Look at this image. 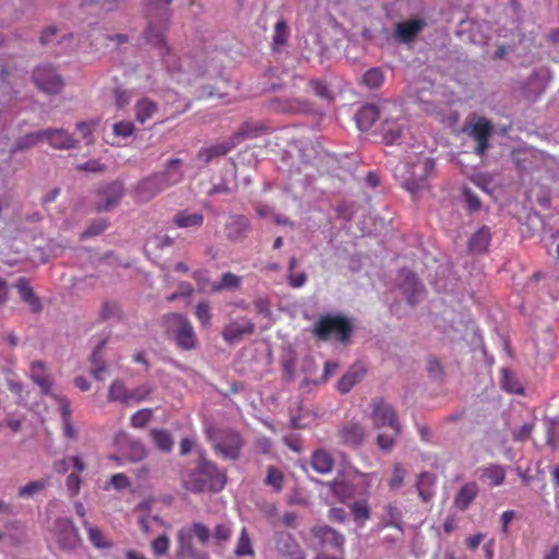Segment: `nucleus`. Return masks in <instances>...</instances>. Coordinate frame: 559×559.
I'll return each mask as SVG.
<instances>
[{"label": "nucleus", "instance_id": "79ce46f5", "mask_svg": "<svg viewBox=\"0 0 559 559\" xmlns=\"http://www.w3.org/2000/svg\"><path fill=\"white\" fill-rule=\"evenodd\" d=\"M264 484L271 486L275 492H280L284 487V474L275 466H269Z\"/></svg>", "mask_w": 559, "mask_h": 559}, {"label": "nucleus", "instance_id": "72a5a7b5", "mask_svg": "<svg viewBox=\"0 0 559 559\" xmlns=\"http://www.w3.org/2000/svg\"><path fill=\"white\" fill-rule=\"evenodd\" d=\"M490 229L487 226H483L472 235L468 241V248L472 252H485L490 243Z\"/></svg>", "mask_w": 559, "mask_h": 559}, {"label": "nucleus", "instance_id": "cd10ccee", "mask_svg": "<svg viewBox=\"0 0 559 559\" xmlns=\"http://www.w3.org/2000/svg\"><path fill=\"white\" fill-rule=\"evenodd\" d=\"M478 493L479 487L475 481L464 484L454 497V507L460 511L467 510Z\"/></svg>", "mask_w": 559, "mask_h": 559}, {"label": "nucleus", "instance_id": "bf43d9fd", "mask_svg": "<svg viewBox=\"0 0 559 559\" xmlns=\"http://www.w3.org/2000/svg\"><path fill=\"white\" fill-rule=\"evenodd\" d=\"M231 536V528L227 524H217L214 528L213 537L216 544L221 545L227 542Z\"/></svg>", "mask_w": 559, "mask_h": 559}, {"label": "nucleus", "instance_id": "aec40b11", "mask_svg": "<svg viewBox=\"0 0 559 559\" xmlns=\"http://www.w3.org/2000/svg\"><path fill=\"white\" fill-rule=\"evenodd\" d=\"M255 331V324L248 318L240 321H230L224 326L222 337L226 343H235L241 341L245 336H250Z\"/></svg>", "mask_w": 559, "mask_h": 559}, {"label": "nucleus", "instance_id": "774afa93", "mask_svg": "<svg viewBox=\"0 0 559 559\" xmlns=\"http://www.w3.org/2000/svg\"><path fill=\"white\" fill-rule=\"evenodd\" d=\"M307 281V274L305 272L295 273L292 272L288 275V284L294 288H299L305 285Z\"/></svg>", "mask_w": 559, "mask_h": 559}, {"label": "nucleus", "instance_id": "5701e85b", "mask_svg": "<svg viewBox=\"0 0 559 559\" xmlns=\"http://www.w3.org/2000/svg\"><path fill=\"white\" fill-rule=\"evenodd\" d=\"M250 227V222L245 215H230L225 224V234L230 241L242 240Z\"/></svg>", "mask_w": 559, "mask_h": 559}, {"label": "nucleus", "instance_id": "603ef678", "mask_svg": "<svg viewBox=\"0 0 559 559\" xmlns=\"http://www.w3.org/2000/svg\"><path fill=\"white\" fill-rule=\"evenodd\" d=\"M501 386L509 393H523V388L508 369H502Z\"/></svg>", "mask_w": 559, "mask_h": 559}, {"label": "nucleus", "instance_id": "6ab92c4d", "mask_svg": "<svg viewBox=\"0 0 559 559\" xmlns=\"http://www.w3.org/2000/svg\"><path fill=\"white\" fill-rule=\"evenodd\" d=\"M99 201L95 205L96 212H106L118 205L123 195V186L120 182H111L97 191Z\"/></svg>", "mask_w": 559, "mask_h": 559}, {"label": "nucleus", "instance_id": "1a4fd4ad", "mask_svg": "<svg viewBox=\"0 0 559 559\" xmlns=\"http://www.w3.org/2000/svg\"><path fill=\"white\" fill-rule=\"evenodd\" d=\"M51 537L58 547L64 551L74 550L81 542L78 528L67 518H59L55 521Z\"/></svg>", "mask_w": 559, "mask_h": 559}, {"label": "nucleus", "instance_id": "58836bf2", "mask_svg": "<svg viewBox=\"0 0 559 559\" xmlns=\"http://www.w3.org/2000/svg\"><path fill=\"white\" fill-rule=\"evenodd\" d=\"M289 36L288 25L284 20L278 21L274 27V34L272 37L273 50H280L281 47L286 45Z\"/></svg>", "mask_w": 559, "mask_h": 559}, {"label": "nucleus", "instance_id": "c03bdc74", "mask_svg": "<svg viewBox=\"0 0 559 559\" xmlns=\"http://www.w3.org/2000/svg\"><path fill=\"white\" fill-rule=\"evenodd\" d=\"M109 226L108 219L97 218L91 222V224L82 231L80 238L82 240L93 238L104 233Z\"/></svg>", "mask_w": 559, "mask_h": 559}, {"label": "nucleus", "instance_id": "338daca9", "mask_svg": "<svg viewBox=\"0 0 559 559\" xmlns=\"http://www.w3.org/2000/svg\"><path fill=\"white\" fill-rule=\"evenodd\" d=\"M311 90L321 98L329 97V90L324 82L320 80H312L309 82Z\"/></svg>", "mask_w": 559, "mask_h": 559}, {"label": "nucleus", "instance_id": "ea45409f", "mask_svg": "<svg viewBox=\"0 0 559 559\" xmlns=\"http://www.w3.org/2000/svg\"><path fill=\"white\" fill-rule=\"evenodd\" d=\"M151 436L156 444V447L163 452H170L174 445V440L171 435L167 430L163 429H153L151 430Z\"/></svg>", "mask_w": 559, "mask_h": 559}, {"label": "nucleus", "instance_id": "c85d7f7f", "mask_svg": "<svg viewBox=\"0 0 559 559\" xmlns=\"http://www.w3.org/2000/svg\"><path fill=\"white\" fill-rule=\"evenodd\" d=\"M365 373L366 369L361 364L353 365L337 382V390L343 394L349 392L362 380Z\"/></svg>", "mask_w": 559, "mask_h": 559}, {"label": "nucleus", "instance_id": "f704fd0d", "mask_svg": "<svg viewBox=\"0 0 559 559\" xmlns=\"http://www.w3.org/2000/svg\"><path fill=\"white\" fill-rule=\"evenodd\" d=\"M84 528L86 530L87 537L91 542V544L97 548V549H109L112 544L110 540L107 539V537L104 535V533L95 526H92L87 520H84L82 522Z\"/></svg>", "mask_w": 559, "mask_h": 559}, {"label": "nucleus", "instance_id": "680f3d73", "mask_svg": "<svg viewBox=\"0 0 559 559\" xmlns=\"http://www.w3.org/2000/svg\"><path fill=\"white\" fill-rule=\"evenodd\" d=\"M463 197L469 211H478L481 206L479 198L468 188L463 190Z\"/></svg>", "mask_w": 559, "mask_h": 559}, {"label": "nucleus", "instance_id": "20e7f679", "mask_svg": "<svg viewBox=\"0 0 559 559\" xmlns=\"http://www.w3.org/2000/svg\"><path fill=\"white\" fill-rule=\"evenodd\" d=\"M168 21L169 14L167 10H164L160 19L157 22L150 20L147 29L145 32V38L147 43L158 49L163 62L167 69L173 72L179 70V60L176 53L173 52V50L167 46L165 41V32Z\"/></svg>", "mask_w": 559, "mask_h": 559}, {"label": "nucleus", "instance_id": "f8f14e48", "mask_svg": "<svg viewBox=\"0 0 559 559\" xmlns=\"http://www.w3.org/2000/svg\"><path fill=\"white\" fill-rule=\"evenodd\" d=\"M33 80L38 90L46 94H58L63 87L62 78L48 64L37 67L33 72Z\"/></svg>", "mask_w": 559, "mask_h": 559}, {"label": "nucleus", "instance_id": "4d7b16f0", "mask_svg": "<svg viewBox=\"0 0 559 559\" xmlns=\"http://www.w3.org/2000/svg\"><path fill=\"white\" fill-rule=\"evenodd\" d=\"M170 540L167 535H160L151 543V548L156 556H164L168 552Z\"/></svg>", "mask_w": 559, "mask_h": 559}, {"label": "nucleus", "instance_id": "8fccbe9b", "mask_svg": "<svg viewBox=\"0 0 559 559\" xmlns=\"http://www.w3.org/2000/svg\"><path fill=\"white\" fill-rule=\"evenodd\" d=\"M332 492L342 501L354 496V490L349 483L344 479H335L331 483Z\"/></svg>", "mask_w": 559, "mask_h": 559}, {"label": "nucleus", "instance_id": "4c0bfd02", "mask_svg": "<svg viewBox=\"0 0 559 559\" xmlns=\"http://www.w3.org/2000/svg\"><path fill=\"white\" fill-rule=\"evenodd\" d=\"M483 477L489 480L491 487H498L504 483L506 471L500 465L491 464L483 468Z\"/></svg>", "mask_w": 559, "mask_h": 559}, {"label": "nucleus", "instance_id": "c9c22d12", "mask_svg": "<svg viewBox=\"0 0 559 559\" xmlns=\"http://www.w3.org/2000/svg\"><path fill=\"white\" fill-rule=\"evenodd\" d=\"M381 133L386 144L395 143L402 135V127L394 120H391L388 115L383 117L381 123Z\"/></svg>", "mask_w": 559, "mask_h": 559}, {"label": "nucleus", "instance_id": "412c9836", "mask_svg": "<svg viewBox=\"0 0 559 559\" xmlns=\"http://www.w3.org/2000/svg\"><path fill=\"white\" fill-rule=\"evenodd\" d=\"M311 534L319 540L322 547H331L343 551L345 537L334 528L328 525L313 526L311 528Z\"/></svg>", "mask_w": 559, "mask_h": 559}, {"label": "nucleus", "instance_id": "2f4dec72", "mask_svg": "<svg viewBox=\"0 0 559 559\" xmlns=\"http://www.w3.org/2000/svg\"><path fill=\"white\" fill-rule=\"evenodd\" d=\"M310 465L317 473L328 474L333 469L334 459L329 451L318 449L311 455Z\"/></svg>", "mask_w": 559, "mask_h": 559}, {"label": "nucleus", "instance_id": "09e8293b", "mask_svg": "<svg viewBox=\"0 0 559 559\" xmlns=\"http://www.w3.org/2000/svg\"><path fill=\"white\" fill-rule=\"evenodd\" d=\"M104 342H102L93 352L91 356L92 361V374L96 380H103L104 373L107 371V366L103 361H98V355L102 352V348L104 346Z\"/></svg>", "mask_w": 559, "mask_h": 559}, {"label": "nucleus", "instance_id": "a878e982", "mask_svg": "<svg viewBox=\"0 0 559 559\" xmlns=\"http://www.w3.org/2000/svg\"><path fill=\"white\" fill-rule=\"evenodd\" d=\"M15 288L19 292L21 300L29 306L32 312L39 313L41 311V301L35 295L28 278L20 277L15 283Z\"/></svg>", "mask_w": 559, "mask_h": 559}, {"label": "nucleus", "instance_id": "052dcab7", "mask_svg": "<svg viewBox=\"0 0 559 559\" xmlns=\"http://www.w3.org/2000/svg\"><path fill=\"white\" fill-rule=\"evenodd\" d=\"M131 483L127 475L122 473L115 474L110 477L108 485L105 486V489H108V486H112L117 490L126 489L130 487Z\"/></svg>", "mask_w": 559, "mask_h": 559}, {"label": "nucleus", "instance_id": "6e6d98bb", "mask_svg": "<svg viewBox=\"0 0 559 559\" xmlns=\"http://www.w3.org/2000/svg\"><path fill=\"white\" fill-rule=\"evenodd\" d=\"M195 317L202 326L209 328L212 320L210 305L205 301L199 302L195 307Z\"/></svg>", "mask_w": 559, "mask_h": 559}, {"label": "nucleus", "instance_id": "39448f33", "mask_svg": "<svg viewBox=\"0 0 559 559\" xmlns=\"http://www.w3.org/2000/svg\"><path fill=\"white\" fill-rule=\"evenodd\" d=\"M435 166V160L426 156H417L411 166L403 164L402 169L407 170L408 176L403 179L402 187L416 197L421 191L428 189V178L433 171Z\"/></svg>", "mask_w": 559, "mask_h": 559}, {"label": "nucleus", "instance_id": "a18cd8bd", "mask_svg": "<svg viewBox=\"0 0 559 559\" xmlns=\"http://www.w3.org/2000/svg\"><path fill=\"white\" fill-rule=\"evenodd\" d=\"M254 551L252 548L251 539L249 537V534L245 527H242L237 546L235 548V555L238 557L243 556H253Z\"/></svg>", "mask_w": 559, "mask_h": 559}, {"label": "nucleus", "instance_id": "bb28decb", "mask_svg": "<svg viewBox=\"0 0 559 559\" xmlns=\"http://www.w3.org/2000/svg\"><path fill=\"white\" fill-rule=\"evenodd\" d=\"M338 435L343 444L357 447L362 443L366 432L360 424L347 423L340 429Z\"/></svg>", "mask_w": 559, "mask_h": 559}, {"label": "nucleus", "instance_id": "f03ea898", "mask_svg": "<svg viewBox=\"0 0 559 559\" xmlns=\"http://www.w3.org/2000/svg\"><path fill=\"white\" fill-rule=\"evenodd\" d=\"M181 159L173 158L167 162L164 171L141 180L136 186V198L147 202L168 187L179 183L183 179V174L179 169Z\"/></svg>", "mask_w": 559, "mask_h": 559}, {"label": "nucleus", "instance_id": "6e6552de", "mask_svg": "<svg viewBox=\"0 0 559 559\" xmlns=\"http://www.w3.org/2000/svg\"><path fill=\"white\" fill-rule=\"evenodd\" d=\"M492 123L485 117L474 115L466 126V134L476 142L475 153L484 156L490 147V136L492 134Z\"/></svg>", "mask_w": 559, "mask_h": 559}, {"label": "nucleus", "instance_id": "864d4df0", "mask_svg": "<svg viewBox=\"0 0 559 559\" xmlns=\"http://www.w3.org/2000/svg\"><path fill=\"white\" fill-rule=\"evenodd\" d=\"M48 485L47 479H37L26 484L25 486L19 489V496L22 498L31 497L41 490H44Z\"/></svg>", "mask_w": 559, "mask_h": 559}, {"label": "nucleus", "instance_id": "a211bd4d", "mask_svg": "<svg viewBox=\"0 0 559 559\" xmlns=\"http://www.w3.org/2000/svg\"><path fill=\"white\" fill-rule=\"evenodd\" d=\"M379 528L393 527L395 535L390 538V542L394 543L400 540L404 534L403 527V513L396 506L388 503L383 507V514L379 522Z\"/></svg>", "mask_w": 559, "mask_h": 559}, {"label": "nucleus", "instance_id": "e433bc0d", "mask_svg": "<svg viewBox=\"0 0 559 559\" xmlns=\"http://www.w3.org/2000/svg\"><path fill=\"white\" fill-rule=\"evenodd\" d=\"M349 510L355 522L359 526H364L365 523L370 519V507L367 500H360L352 503Z\"/></svg>", "mask_w": 559, "mask_h": 559}, {"label": "nucleus", "instance_id": "e2e57ef3", "mask_svg": "<svg viewBox=\"0 0 559 559\" xmlns=\"http://www.w3.org/2000/svg\"><path fill=\"white\" fill-rule=\"evenodd\" d=\"M397 436L394 435V430H392L391 435L380 433L377 438V443L380 449L384 451H390L394 447V442Z\"/></svg>", "mask_w": 559, "mask_h": 559}, {"label": "nucleus", "instance_id": "b1692460", "mask_svg": "<svg viewBox=\"0 0 559 559\" xmlns=\"http://www.w3.org/2000/svg\"><path fill=\"white\" fill-rule=\"evenodd\" d=\"M274 110L283 114H304L311 109L310 104L302 98L282 97L273 100Z\"/></svg>", "mask_w": 559, "mask_h": 559}, {"label": "nucleus", "instance_id": "4468645a", "mask_svg": "<svg viewBox=\"0 0 559 559\" xmlns=\"http://www.w3.org/2000/svg\"><path fill=\"white\" fill-rule=\"evenodd\" d=\"M371 418L376 428L389 427L394 430V435L401 433V426L396 416L395 411L383 400H377L372 403Z\"/></svg>", "mask_w": 559, "mask_h": 559}, {"label": "nucleus", "instance_id": "9d476101", "mask_svg": "<svg viewBox=\"0 0 559 559\" xmlns=\"http://www.w3.org/2000/svg\"><path fill=\"white\" fill-rule=\"evenodd\" d=\"M392 111H400L396 104L391 102H383L380 105L367 104L364 105L356 114V124L359 130L367 131L385 115Z\"/></svg>", "mask_w": 559, "mask_h": 559}, {"label": "nucleus", "instance_id": "37998d69", "mask_svg": "<svg viewBox=\"0 0 559 559\" xmlns=\"http://www.w3.org/2000/svg\"><path fill=\"white\" fill-rule=\"evenodd\" d=\"M384 82V74L380 68H371L362 75V83L368 88H379Z\"/></svg>", "mask_w": 559, "mask_h": 559}, {"label": "nucleus", "instance_id": "3c124183", "mask_svg": "<svg viewBox=\"0 0 559 559\" xmlns=\"http://www.w3.org/2000/svg\"><path fill=\"white\" fill-rule=\"evenodd\" d=\"M241 284L240 276L231 273L226 272L222 275L221 281L214 285V290H223V289H236L239 288Z\"/></svg>", "mask_w": 559, "mask_h": 559}, {"label": "nucleus", "instance_id": "49530a36", "mask_svg": "<svg viewBox=\"0 0 559 559\" xmlns=\"http://www.w3.org/2000/svg\"><path fill=\"white\" fill-rule=\"evenodd\" d=\"M407 471L401 463H394L391 477L388 479V486L391 490H396L404 485Z\"/></svg>", "mask_w": 559, "mask_h": 559}, {"label": "nucleus", "instance_id": "c756f323", "mask_svg": "<svg viewBox=\"0 0 559 559\" xmlns=\"http://www.w3.org/2000/svg\"><path fill=\"white\" fill-rule=\"evenodd\" d=\"M44 140L48 141L55 148H70L75 144V140L67 131L62 129L44 130Z\"/></svg>", "mask_w": 559, "mask_h": 559}, {"label": "nucleus", "instance_id": "473e14b6", "mask_svg": "<svg viewBox=\"0 0 559 559\" xmlns=\"http://www.w3.org/2000/svg\"><path fill=\"white\" fill-rule=\"evenodd\" d=\"M158 110V105L154 100L143 97L136 102L134 106L135 120L140 123H145Z\"/></svg>", "mask_w": 559, "mask_h": 559}, {"label": "nucleus", "instance_id": "9b49d317", "mask_svg": "<svg viewBox=\"0 0 559 559\" xmlns=\"http://www.w3.org/2000/svg\"><path fill=\"white\" fill-rule=\"evenodd\" d=\"M257 133H253L248 126H243L238 132H236L228 141L203 147L198 153V158L203 164H209L214 157L226 155L231 148H234L241 140L246 138H254Z\"/></svg>", "mask_w": 559, "mask_h": 559}, {"label": "nucleus", "instance_id": "7ed1b4c3", "mask_svg": "<svg viewBox=\"0 0 559 559\" xmlns=\"http://www.w3.org/2000/svg\"><path fill=\"white\" fill-rule=\"evenodd\" d=\"M354 331L352 321L342 314L321 316L313 325V335L320 341L336 340L342 344L350 341Z\"/></svg>", "mask_w": 559, "mask_h": 559}, {"label": "nucleus", "instance_id": "7c9ffc66", "mask_svg": "<svg viewBox=\"0 0 559 559\" xmlns=\"http://www.w3.org/2000/svg\"><path fill=\"white\" fill-rule=\"evenodd\" d=\"M436 476L429 472H423L416 480V489L424 502H429L436 493Z\"/></svg>", "mask_w": 559, "mask_h": 559}, {"label": "nucleus", "instance_id": "13d9d810", "mask_svg": "<svg viewBox=\"0 0 559 559\" xmlns=\"http://www.w3.org/2000/svg\"><path fill=\"white\" fill-rule=\"evenodd\" d=\"M135 128L131 121H119L112 126V132L116 136L128 138L133 134Z\"/></svg>", "mask_w": 559, "mask_h": 559}, {"label": "nucleus", "instance_id": "f257e3e1", "mask_svg": "<svg viewBox=\"0 0 559 559\" xmlns=\"http://www.w3.org/2000/svg\"><path fill=\"white\" fill-rule=\"evenodd\" d=\"M227 483L226 472L219 469L218 466L201 456L194 471L182 476L183 487L191 492H219Z\"/></svg>", "mask_w": 559, "mask_h": 559}, {"label": "nucleus", "instance_id": "0eeeda50", "mask_svg": "<svg viewBox=\"0 0 559 559\" xmlns=\"http://www.w3.org/2000/svg\"><path fill=\"white\" fill-rule=\"evenodd\" d=\"M214 452L224 460L237 461L243 447V439L235 430H222L209 435Z\"/></svg>", "mask_w": 559, "mask_h": 559}, {"label": "nucleus", "instance_id": "0e129e2a", "mask_svg": "<svg viewBox=\"0 0 559 559\" xmlns=\"http://www.w3.org/2000/svg\"><path fill=\"white\" fill-rule=\"evenodd\" d=\"M58 403V408L61 414V419H71V406L68 399L64 396L51 395Z\"/></svg>", "mask_w": 559, "mask_h": 559}, {"label": "nucleus", "instance_id": "ddd939ff", "mask_svg": "<svg viewBox=\"0 0 559 559\" xmlns=\"http://www.w3.org/2000/svg\"><path fill=\"white\" fill-rule=\"evenodd\" d=\"M151 393V389L146 385H141L131 391L127 388L123 381L115 380L108 390V400L110 402H120L128 404L130 402H141Z\"/></svg>", "mask_w": 559, "mask_h": 559}, {"label": "nucleus", "instance_id": "4be33fe9", "mask_svg": "<svg viewBox=\"0 0 559 559\" xmlns=\"http://www.w3.org/2000/svg\"><path fill=\"white\" fill-rule=\"evenodd\" d=\"M29 377L32 381L39 386L41 394L52 395V378L44 361L34 360L31 364Z\"/></svg>", "mask_w": 559, "mask_h": 559}, {"label": "nucleus", "instance_id": "f3484780", "mask_svg": "<svg viewBox=\"0 0 559 559\" xmlns=\"http://www.w3.org/2000/svg\"><path fill=\"white\" fill-rule=\"evenodd\" d=\"M274 543L281 556L288 559H307L305 551L290 533L275 532Z\"/></svg>", "mask_w": 559, "mask_h": 559}, {"label": "nucleus", "instance_id": "a19ab883", "mask_svg": "<svg viewBox=\"0 0 559 559\" xmlns=\"http://www.w3.org/2000/svg\"><path fill=\"white\" fill-rule=\"evenodd\" d=\"M41 141H44L43 131H36V132L28 133V134L24 135L23 138H21L14 144V146L11 148V152L15 153V152L27 150L29 147H33L34 145H36L37 143H39Z\"/></svg>", "mask_w": 559, "mask_h": 559}, {"label": "nucleus", "instance_id": "393cba45", "mask_svg": "<svg viewBox=\"0 0 559 559\" xmlns=\"http://www.w3.org/2000/svg\"><path fill=\"white\" fill-rule=\"evenodd\" d=\"M204 219L201 212L181 210L173 216V224L181 229H199L204 224Z\"/></svg>", "mask_w": 559, "mask_h": 559}, {"label": "nucleus", "instance_id": "dca6fc26", "mask_svg": "<svg viewBox=\"0 0 559 559\" xmlns=\"http://www.w3.org/2000/svg\"><path fill=\"white\" fill-rule=\"evenodd\" d=\"M426 21L421 17L397 22L394 25L393 37L400 44L413 43L424 31Z\"/></svg>", "mask_w": 559, "mask_h": 559}, {"label": "nucleus", "instance_id": "423d86ee", "mask_svg": "<svg viewBox=\"0 0 559 559\" xmlns=\"http://www.w3.org/2000/svg\"><path fill=\"white\" fill-rule=\"evenodd\" d=\"M209 527L200 522L193 523L191 526H183L177 533V556L179 558H197L198 550L193 546L192 539L195 537L202 545L210 540Z\"/></svg>", "mask_w": 559, "mask_h": 559}, {"label": "nucleus", "instance_id": "2eb2a0df", "mask_svg": "<svg viewBox=\"0 0 559 559\" xmlns=\"http://www.w3.org/2000/svg\"><path fill=\"white\" fill-rule=\"evenodd\" d=\"M168 318L178 325L175 332V340L178 347L183 350L194 349L198 345V340L190 321L180 313H171Z\"/></svg>", "mask_w": 559, "mask_h": 559}, {"label": "nucleus", "instance_id": "69168bd1", "mask_svg": "<svg viewBox=\"0 0 559 559\" xmlns=\"http://www.w3.org/2000/svg\"><path fill=\"white\" fill-rule=\"evenodd\" d=\"M81 483V477L76 473H71L67 477L66 485L72 497L80 492Z\"/></svg>", "mask_w": 559, "mask_h": 559}, {"label": "nucleus", "instance_id": "5fc2aeb1", "mask_svg": "<svg viewBox=\"0 0 559 559\" xmlns=\"http://www.w3.org/2000/svg\"><path fill=\"white\" fill-rule=\"evenodd\" d=\"M153 417V412L150 408H143L135 412L130 419L131 426L134 428H144Z\"/></svg>", "mask_w": 559, "mask_h": 559}, {"label": "nucleus", "instance_id": "de8ad7c7", "mask_svg": "<svg viewBox=\"0 0 559 559\" xmlns=\"http://www.w3.org/2000/svg\"><path fill=\"white\" fill-rule=\"evenodd\" d=\"M126 455L128 461L139 462L146 457L147 451L142 442L130 440Z\"/></svg>", "mask_w": 559, "mask_h": 559}]
</instances>
